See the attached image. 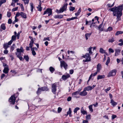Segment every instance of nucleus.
<instances>
[{
	"instance_id": "obj_1",
	"label": "nucleus",
	"mask_w": 123,
	"mask_h": 123,
	"mask_svg": "<svg viewBox=\"0 0 123 123\" xmlns=\"http://www.w3.org/2000/svg\"><path fill=\"white\" fill-rule=\"evenodd\" d=\"M123 9V5L117 6H115L109 9L113 12L114 16H117V22L121 20V17L122 15V11Z\"/></svg>"
},
{
	"instance_id": "obj_2",
	"label": "nucleus",
	"mask_w": 123,
	"mask_h": 123,
	"mask_svg": "<svg viewBox=\"0 0 123 123\" xmlns=\"http://www.w3.org/2000/svg\"><path fill=\"white\" fill-rule=\"evenodd\" d=\"M92 48L90 47L87 49V51L89 52V53H86L85 55L82 56V57H84L86 59V61L85 62H89L91 61L90 54L92 53Z\"/></svg>"
},
{
	"instance_id": "obj_3",
	"label": "nucleus",
	"mask_w": 123,
	"mask_h": 123,
	"mask_svg": "<svg viewBox=\"0 0 123 123\" xmlns=\"http://www.w3.org/2000/svg\"><path fill=\"white\" fill-rule=\"evenodd\" d=\"M67 5L68 4L67 3L65 4L59 10L56 9L55 10V12L57 13H60L63 12L64 11L66 10Z\"/></svg>"
},
{
	"instance_id": "obj_4",
	"label": "nucleus",
	"mask_w": 123,
	"mask_h": 123,
	"mask_svg": "<svg viewBox=\"0 0 123 123\" xmlns=\"http://www.w3.org/2000/svg\"><path fill=\"white\" fill-rule=\"evenodd\" d=\"M58 85L57 83H55L52 85V91L54 94H55L56 92V87Z\"/></svg>"
},
{
	"instance_id": "obj_5",
	"label": "nucleus",
	"mask_w": 123,
	"mask_h": 123,
	"mask_svg": "<svg viewBox=\"0 0 123 123\" xmlns=\"http://www.w3.org/2000/svg\"><path fill=\"white\" fill-rule=\"evenodd\" d=\"M15 100L16 98L15 97L14 95H13L10 97L9 100L10 104L13 105L15 103Z\"/></svg>"
},
{
	"instance_id": "obj_6",
	"label": "nucleus",
	"mask_w": 123,
	"mask_h": 123,
	"mask_svg": "<svg viewBox=\"0 0 123 123\" xmlns=\"http://www.w3.org/2000/svg\"><path fill=\"white\" fill-rule=\"evenodd\" d=\"M117 70L116 69H113L108 74L107 76L110 77L112 76L115 75L116 73Z\"/></svg>"
},
{
	"instance_id": "obj_7",
	"label": "nucleus",
	"mask_w": 123,
	"mask_h": 123,
	"mask_svg": "<svg viewBox=\"0 0 123 123\" xmlns=\"http://www.w3.org/2000/svg\"><path fill=\"white\" fill-rule=\"evenodd\" d=\"M46 14H48V16H49L50 15H51L52 14V10L49 8L47 9L44 12L43 15H45Z\"/></svg>"
},
{
	"instance_id": "obj_8",
	"label": "nucleus",
	"mask_w": 123,
	"mask_h": 123,
	"mask_svg": "<svg viewBox=\"0 0 123 123\" xmlns=\"http://www.w3.org/2000/svg\"><path fill=\"white\" fill-rule=\"evenodd\" d=\"M87 92L84 89L82 92H81L79 93L80 95L82 96H85L87 95Z\"/></svg>"
},
{
	"instance_id": "obj_9",
	"label": "nucleus",
	"mask_w": 123,
	"mask_h": 123,
	"mask_svg": "<svg viewBox=\"0 0 123 123\" xmlns=\"http://www.w3.org/2000/svg\"><path fill=\"white\" fill-rule=\"evenodd\" d=\"M17 52L16 53H18L19 54L21 55V52L23 53L24 52V50L23 48L22 47H21L20 49L18 48L16 49Z\"/></svg>"
},
{
	"instance_id": "obj_10",
	"label": "nucleus",
	"mask_w": 123,
	"mask_h": 123,
	"mask_svg": "<svg viewBox=\"0 0 123 123\" xmlns=\"http://www.w3.org/2000/svg\"><path fill=\"white\" fill-rule=\"evenodd\" d=\"M70 76V75L69 74H66V75H63L62 77V79L64 80H66Z\"/></svg>"
},
{
	"instance_id": "obj_11",
	"label": "nucleus",
	"mask_w": 123,
	"mask_h": 123,
	"mask_svg": "<svg viewBox=\"0 0 123 123\" xmlns=\"http://www.w3.org/2000/svg\"><path fill=\"white\" fill-rule=\"evenodd\" d=\"M121 50L119 49H116L115 50V56H117L119 54Z\"/></svg>"
},
{
	"instance_id": "obj_12",
	"label": "nucleus",
	"mask_w": 123,
	"mask_h": 123,
	"mask_svg": "<svg viewBox=\"0 0 123 123\" xmlns=\"http://www.w3.org/2000/svg\"><path fill=\"white\" fill-rule=\"evenodd\" d=\"M61 65L62 67H63L65 69L67 68L68 65L65 62H61Z\"/></svg>"
},
{
	"instance_id": "obj_13",
	"label": "nucleus",
	"mask_w": 123,
	"mask_h": 123,
	"mask_svg": "<svg viewBox=\"0 0 123 123\" xmlns=\"http://www.w3.org/2000/svg\"><path fill=\"white\" fill-rule=\"evenodd\" d=\"M9 71L8 66H7V67H5L4 68V70H3V72L5 74H7Z\"/></svg>"
},
{
	"instance_id": "obj_14",
	"label": "nucleus",
	"mask_w": 123,
	"mask_h": 123,
	"mask_svg": "<svg viewBox=\"0 0 123 123\" xmlns=\"http://www.w3.org/2000/svg\"><path fill=\"white\" fill-rule=\"evenodd\" d=\"M6 28L5 25V24H2L0 26V31H2L3 30H4Z\"/></svg>"
},
{
	"instance_id": "obj_15",
	"label": "nucleus",
	"mask_w": 123,
	"mask_h": 123,
	"mask_svg": "<svg viewBox=\"0 0 123 123\" xmlns=\"http://www.w3.org/2000/svg\"><path fill=\"white\" fill-rule=\"evenodd\" d=\"M99 52L100 53L102 54H105L106 55H107V52H106L105 50L103 48H100L99 50Z\"/></svg>"
},
{
	"instance_id": "obj_16",
	"label": "nucleus",
	"mask_w": 123,
	"mask_h": 123,
	"mask_svg": "<svg viewBox=\"0 0 123 123\" xmlns=\"http://www.w3.org/2000/svg\"><path fill=\"white\" fill-rule=\"evenodd\" d=\"M63 15H55L54 16V17L55 18H63Z\"/></svg>"
},
{
	"instance_id": "obj_17",
	"label": "nucleus",
	"mask_w": 123,
	"mask_h": 123,
	"mask_svg": "<svg viewBox=\"0 0 123 123\" xmlns=\"http://www.w3.org/2000/svg\"><path fill=\"white\" fill-rule=\"evenodd\" d=\"M31 37V41H30V43L29 44V47L30 48H32V47L33 46V44L34 43V41L33 40L32 38Z\"/></svg>"
},
{
	"instance_id": "obj_18",
	"label": "nucleus",
	"mask_w": 123,
	"mask_h": 123,
	"mask_svg": "<svg viewBox=\"0 0 123 123\" xmlns=\"http://www.w3.org/2000/svg\"><path fill=\"white\" fill-rule=\"evenodd\" d=\"M111 104L112 105H113V106H115L117 104V102L114 101L112 99L111 100Z\"/></svg>"
},
{
	"instance_id": "obj_19",
	"label": "nucleus",
	"mask_w": 123,
	"mask_h": 123,
	"mask_svg": "<svg viewBox=\"0 0 123 123\" xmlns=\"http://www.w3.org/2000/svg\"><path fill=\"white\" fill-rule=\"evenodd\" d=\"M84 89H85V90H86V91H90L92 89L91 86H87L85 87Z\"/></svg>"
},
{
	"instance_id": "obj_20",
	"label": "nucleus",
	"mask_w": 123,
	"mask_h": 123,
	"mask_svg": "<svg viewBox=\"0 0 123 123\" xmlns=\"http://www.w3.org/2000/svg\"><path fill=\"white\" fill-rule=\"evenodd\" d=\"M97 71H98V72H99L101 68V65L99 64H98L97 65Z\"/></svg>"
},
{
	"instance_id": "obj_21",
	"label": "nucleus",
	"mask_w": 123,
	"mask_h": 123,
	"mask_svg": "<svg viewBox=\"0 0 123 123\" xmlns=\"http://www.w3.org/2000/svg\"><path fill=\"white\" fill-rule=\"evenodd\" d=\"M119 43L118 44V45L120 46H122L123 45V39H120L118 41Z\"/></svg>"
},
{
	"instance_id": "obj_22",
	"label": "nucleus",
	"mask_w": 123,
	"mask_h": 123,
	"mask_svg": "<svg viewBox=\"0 0 123 123\" xmlns=\"http://www.w3.org/2000/svg\"><path fill=\"white\" fill-rule=\"evenodd\" d=\"M16 54L17 56L20 59V61H22V59L23 58L21 56V55L19 54L18 53H16Z\"/></svg>"
},
{
	"instance_id": "obj_23",
	"label": "nucleus",
	"mask_w": 123,
	"mask_h": 123,
	"mask_svg": "<svg viewBox=\"0 0 123 123\" xmlns=\"http://www.w3.org/2000/svg\"><path fill=\"white\" fill-rule=\"evenodd\" d=\"M91 34V33H86L85 35V37L86 40L88 39V37H89Z\"/></svg>"
},
{
	"instance_id": "obj_24",
	"label": "nucleus",
	"mask_w": 123,
	"mask_h": 123,
	"mask_svg": "<svg viewBox=\"0 0 123 123\" xmlns=\"http://www.w3.org/2000/svg\"><path fill=\"white\" fill-rule=\"evenodd\" d=\"M49 70L51 73H52L55 71V69L52 67H50L49 68Z\"/></svg>"
},
{
	"instance_id": "obj_25",
	"label": "nucleus",
	"mask_w": 123,
	"mask_h": 123,
	"mask_svg": "<svg viewBox=\"0 0 123 123\" xmlns=\"http://www.w3.org/2000/svg\"><path fill=\"white\" fill-rule=\"evenodd\" d=\"M105 76L104 75H98L97 77V79L98 80L100 79H103L105 78Z\"/></svg>"
},
{
	"instance_id": "obj_26",
	"label": "nucleus",
	"mask_w": 123,
	"mask_h": 123,
	"mask_svg": "<svg viewBox=\"0 0 123 123\" xmlns=\"http://www.w3.org/2000/svg\"><path fill=\"white\" fill-rule=\"evenodd\" d=\"M81 12V8H80L77 12L75 13V15L76 16H78L80 14Z\"/></svg>"
},
{
	"instance_id": "obj_27",
	"label": "nucleus",
	"mask_w": 123,
	"mask_h": 123,
	"mask_svg": "<svg viewBox=\"0 0 123 123\" xmlns=\"http://www.w3.org/2000/svg\"><path fill=\"white\" fill-rule=\"evenodd\" d=\"M34 48H35L33 47L31 49V50L32 51V54L33 55H35L36 54V53L34 50Z\"/></svg>"
},
{
	"instance_id": "obj_28",
	"label": "nucleus",
	"mask_w": 123,
	"mask_h": 123,
	"mask_svg": "<svg viewBox=\"0 0 123 123\" xmlns=\"http://www.w3.org/2000/svg\"><path fill=\"white\" fill-rule=\"evenodd\" d=\"M21 17L24 18H26V14L23 12H21Z\"/></svg>"
},
{
	"instance_id": "obj_29",
	"label": "nucleus",
	"mask_w": 123,
	"mask_h": 123,
	"mask_svg": "<svg viewBox=\"0 0 123 123\" xmlns=\"http://www.w3.org/2000/svg\"><path fill=\"white\" fill-rule=\"evenodd\" d=\"M30 8L31 9V11L32 12L33 11V9L34 8L33 4L32 3H30Z\"/></svg>"
},
{
	"instance_id": "obj_30",
	"label": "nucleus",
	"mask_w": 123,
	"mask_h": 123,
	"mask_svg": "<svg viewBox=\"0 0 123 123\" xmlns=\"http://www.w3.org/2000/svg\"><path fill=\"white\" fill-rule=\"evenodd\" d=\"M80 91H76L75 92H74L72 94V95L73 96H75V95H78L79 94V93H80L79 92H80Z\"/></svg>"
},
{
	"instance_id": "obj_31",
	"label": "nucleus",
	"mask_w": 123,
	"mask_h": 123,
	"mask_svg": "<svg viewBox=\"0 0 123 123\" xmlns=\"http://www.w3.org/2000/svg\"><path fill=\"white\" fill-rule=\"evenodd\" d=\"M123 33V31H118L116 33L115 35L117 36L120 34H122Z\"/></svg>"
},
{
	"instance_id": "obj_32",
	"label": "nucleus",
	"mask_w": 123,
	"mask_h": 123,
	"mask_svg": "<svg viewBox=\"0 0 123 123\" xmlns=\"http://www.w3.org/2000/svg\"><path fill=\"white\" fill-rule=\"evenodd\" d=\"M109 52V54L114 52V50L112 48H110L108 49Z\"/></svg>"
},
{
	"instance_id": "obj_33",
	"label": "nucleus",
	"mask_w": 123,
	"mask_h": 123,
	"mask_svg": "<svg viewBox=\"0 0 123 123\" xmlns=\"http://www.w3.org/2000/svg\"><path fill=\"white\" fill-rule=\"evenodd\" d=\"M41 2L40 1V3L39 5L37 7L38 9V10L40 11H41L42 10V8L41 6Z\"/></svg>"
},
{
	"instance_id": "obj_34",
	"label": "nucleus",
	"mask_w": 123,
	"mask_h": 123,
	"mask_svg": "<svg viewBox=\"0 0 123 123\" xmlns=\"http://www.w3.org/2000/svg\"><path fill=\"white\" fill-rule=\"evenodd\" d=\"M72 111L71 110V108H69L68 109V111L67 112V114L66 115H65L66 116H67L68 115L71 114Z\"/></svg>"
},
{
	"instance_id": "obj_35",
	"label": "nucleus",
	"mask_w": 123,
	"mask_h": 123,
	"mask_svg": "<svg viewBox=\"0 0 123 123\" xmlns=\"http://www.w3.org/2000/svg\"><path fill=\"white\" fill-rule=\"evenodd\" d=\"M113 30V28L112 27L110 26L106 30V31H112Z\"/></svg>"
},
{
	"instance_id": "obj_36",
	"label": "nucleus",
	"mask_w": 123,
	"mask_h": 123,
	"mask_svg": "<svg viewBox=\"0 0 123 123\" xmlns=\"http://www.w3.org/2000/svg\"><path fill=\"white\" fill-rule=\"evenodd\" d=\"M92 105H90L88 107L90 111L92 112L93 111V109H92Z\"/></svg>"
},
{
	"instance_id": "obj_37",
	"label": "nucleus",
	"mask_w": 123,
	"mask_h": 123,
	"mask_svg": "<svg viewBox=\"0 0 123 123\" xmlns=\"http://www.w3.org/2000/svg\"><path fill=\"white\" fill-rule=\"evenodd\" d=\"M23 1L25 5L28 4L29 3V0H22Z\"/></svg>"
},
{
	"instance_id": "obj_38",
	"label": "nucleus",
	"mask_w": 123,
	"mask_h": 123,
	"mask_svg": "<svg viewBox=\"0 0 123 123\" xmlns=\"http://www.w3.org/2000/svg\"><path fill=\"white\" fill-rule=\"evenodd\" d=\"M6 0H0V6L3 3L6 2Z\"/></svg>"
},
{
	"instance_id": "obj_39",
	"label": "nucleus",
	"mask_w": 123,
	"mask_h": 123,
	"mask_svg": "<svg viewBox=\"0 0 123 123\" xmlns=\"http://www.w3.org/2000/svg\"><path fill=\"white\" fill-rule=\"evenodd\" d=\"M16 36H15V35H13L12 37L11 40L13 41H14L16 40Z\"/></svg>"
},
{
	"instance_id": "obj_40",
	"label": "nucleus",
	"mask_w": 123,
	"mask_h": 123,
	"mask_svg": "<svg viewBox=\"0 0 123 123\" xmlns=\"http://www.w3.org/2000/svg\"><path fill=\"white\" fill-rule=\"evenodd\" d=\"M114 38H113L109 39L108 40V42L110 43L113 42H114Z\"/></svg>"
},
{
	"instance_id": "obj_41",
	"label": "nucleus",
	"mask_w": 123,
	"mask_h": 123,
	"mask_svg": "<svg viewBox=\"0 0 123 123\" xmlns=\"http://www.w3.org/2000/svg\"><path fill=\"white\" fill-rule=\"evenodd\" d=\"M80 109L78 107H77L75 108L74 110V113H76L77 112V111Z\"/></svg>"
},
{
	"instance_id": "obj_42",
	"label": "nucleus",
	"mask_w": 123,
	"mask_h": 123,
	"mask_svg": "<svg viewBox=\"0 0 123 123\" xmlns=\"http://www.w3.org/2000/svg\"><path fill=\"white\" fill-rule=\"evenodd\" d=\"M115 3V1H114L113 3V4L112 5H111L110 4H108L107 5V6H108V7H111L113 6L114 5Z\"/></svg>"
},
{
	"instance_id": "obj_43",
	"label": "nucleus",
	"mask_w": 123,
	"mask_h": 123,
	"mask_svg": "<svg viewBox=\"0 0 123 123\" xmlns=\"http://www.w3.org/2000/svg\"><path fill=\"white\" fill-rule=\"evenodd\" d=\"M91 115L89 114L87 115L86 117V120H88L91 119Z\"/></svg>"
},
{
	"instance_id": "obj_44",
	"label": "nucleus",
	"mask_w": 123,
	"mask_h": 123,
	"mask_svg": "<svg viewBox=\"0 0 123 123\" xmlns=\"http://www.w3.org/2000/svg\"><path fill=\"white\" fill-rule=\"evenodd\" d=\"M42 91L40 88H39L37 92V93L38 94L40 93Z\"/></svg>"
},
{
	"instance_id": "obj_45",
	"label": "nucleus",
	"mask_w": 123,
	"mask_h": 123,
	"mask_svg": "<svg viewBox=\"0 0 123 123\" xmlns=\"http://www.w3.org/2000/svg\"><path fill=\"white\" fill-rule=\"evenodd\" d=\"M24 58L26 61H29V58L28 55L25 56L24 57Z\"/></svg>"
},
{
	"instance_id": "obj_46",
	"label": "nucleus",
	"mask_w": 123,
	"mask_h": 123,
	"mask_svg": "<svg viewBox=\"0 0 123 123\" xmlns=\"http://www.w3.org/2000/svg\"><path fill=\"white\" fill-rule=\"evenodd\" d=\"M75 8L74 7L70 6L69 7V10L71 11H73L75 10Z\"/></svg>"
},
{
	"instance_id": "obj_47",
	"label": "nucleus",
	"mask_w": 123,
	"mask_h": 123,
	"mask_svg": "<svg viewBox=\"0 0 123 123\" xmlns=\"http://www.w3.org/2000/svg\"><path fill=\"white\" fill-rule=\"evenodd\" d=\"M21 12L19 13V12H18L16 14V16H15L17 17H18L20 15L21 16Z\"/></svg>"
},
{
	"instance_id": "obj_48",
	"label": "nucleus",
	"mask_w": 123,
	"mask_h": 123,
	"mask_svg": "<svg viewBox=\"0 0 123 123\" xmlns=\"http://www.w3.org/2000/svg\"><path fill=\"white\" fill-rule=\"evenodd\" d=\"M18 8V7L14 8L12 10V12H14L15 11H17V10Z\"/></svg>"
},
{
	"instance_id": "obj_49",
	"label": "nucleus",
	"mask_w": 123,
	"mask_h": 123,
	"mask_svg": "<svg viewBox=\"0 0 123 123\" xmlns=\"http://www.w3.org/2000/svg\"><path fill=\"white\" fill-rule=\"evenodd\" d=\"M95 19H92V22H93L94 21V20H95V21H98V17L97 16H96L95 17Z\"/></svg>"
},
{
	"instance_id": "obj_50",
	"label": "nucleus",
	"mask_w": 123,
	"mask_h": 123,
	"mask_svg": "<svg viewBox=\"0 0 123 123\" xmlns=\"http://www.w3.org/2000/svg\"><path fill=\"white\" fill-rule=\"evenodd\" d=\"M62 110V109L61 107H59L58 109V111L59 113H60L61 111Z\"/></svg>"
},
{
	"instance_id": "obj_51",
	"label": "nucleus",
	"mask_w": 123,
	"mask_h": 123,
	"mask_svg": "<svg viewBox=\"0 0 123 123\" xmlns=\"http://www.w3.org/2000/svg\"><path fill=\"white\" fill-rule=\"evenodd\" d=\"M43 40L44 41H45L46 40H48L49 41L50 40L49 39V37L44 38L43 39Z\"/></svg>"
},
{
	"instance_id": "obj_52",
	"label": "nucleus",
	"mask_w": 123,
	"mask_h": 123,
	"mask_svg": "<svg viewBox=\"0 0 123 123\" xmlns=\"http://www.w3.org/2000/svg\"><path fill=\"white\" fill-rule=\"evenodd\" d=\"M20 6L22 10L23 11H24V6H23V4H21L20 5Z\"/></svg>"
},
{
	"instance_id": "obj_53",
	"label": "nucleus",
	"mask_w": 123,
	"mask_h": 123,
	"mask_svg": "<svg viewBox=\"0 0 123 123\" xmlns=\"http://www.w3.org/2000/svg\"><path fill=\"white\" fill-rule=\"evenodd\" d=\"M11 13L10 12H7V16L8 17H10L11 16Z\"/></svg>"
},
{
	"instance_id": "obj_54",
	"label": "nucleus",
	"mask_w": 123,
	"mask_h": 123,
	"mask_svg": "<svg viewBox=\"0 0 123 123\" xmlns=\"http://www.w3.org/2000/svg\"><path fill=\"white\" fill-rule=\"evenodd\" d=\"M42 91H44L46 90V88L45 87H42L41 88H40Z\"/></svg>"
},
{
	"instance_id": "obj_55",
	"label": "nucleus",
	"mask_w": 123,
	"mask_h": 123,
	"mask_svg": "<svg viewBox=\"0 0 123 123\" xmlns=\"http://www.w3.org/2000/svg\"><path fill=\"white\" fill-rule=\"evenodd\" d=\"M9 47V46L7 44L5 45L4 46V49H6Z\"/></svg>"
},
{
	"instance_id": "obj_56",
	"label": "nucleus",
	"mask_w": 123,
	"mask_h": 123,
	"mask_svg": "<svg viewBox=\"0 0 123 123\" xmlns=\"http://www.w3.org/2000/svg\"><path fill=\"white\" fill-rule=\"evenodd\" d=\"M12 20L10 18L8 20V23L9 24H11L12 23Z\"/></svg>"
},
{
	"instance_id": "obj_57",
	"label": "nucleus",
	"mask_w": 123,
	"mask_h": 123,
	"mask_svg": "<svg viewBox=\"0 0 123 123\" xmlns=\"http://www.w3.org/2000/svg\"><path fill=\"white\" fill-rule=\"evenodd\" d=\"M111 87H108V88L107 89H105V92H107V91H109L110 90V89H111Z\"/></svg>"
},
{
	"instance_id": "obj_58",
	"label": "nucleus",
	"mask_w": 123,
	"mask_h": 123,
	"mask_svg": "<svg viewBox=\"0 0 123 123\" xmlns=\"http://www.w3.org/2000/svg\"><path fill=\"white\" fill-rule=\"evenodd\" d=\"M86 25H87L88 24V23H91V21H88L87 19H86Z\"/></svg>"
},
{
	"instance_id": "obj_59",
	"label": "nucleus",
	"mask_w": 123,
	"mask_h": 123,
	"mask_svg": "<svg viewBox=\"0 0 123 123\" xmlns=\"http://www.w3.org/2000/svg\"><path fill=\"white\" fill-rule=\"evenodd\" d=\"M83 114V115H85V114H87V112L86 111H83L82 112H81Z\"/></svg>"
},
{
	"instance_id": "obj_60",
	"label": "nucleus",
	"mask_w": 123,
	"mask_h": 123,
	"mask_svg": "<svg viewBox=\"0 0 123 123\" xmlns=\"http://www.w3.org/2000/svg\"><path fill=\"white\" fill-rule=\"evenodd\" d=\"M117 117V116L116 115H113L112 116V120H113L114 118H116Z\"/></svg>"
},
{
	"instance_id": "obj_61",
	"label": "nucleus",
	"mask_w": 123,
	"mask_h": 123,
	"mask_svg": "<svg viewBox=\"0 0 123 123\" xmlns=\"http://www.w3.org/2000/svg\"><path fill=\"white\" fill-rule=\"evenodd\" d=\"M71 97H69L68 98L67 100L68 101H69L71 100Z\"/></svg>"
},
{
	"instance_id": "obj_62",
	"label": "nucleus",
	"mask_w": 123,
	"mask_h": 123,
	"mask_svg": "<svg viewBox=\"0 0 123 123\" xmlns=\"http://www.w3.org/2000/svg\"><path fill=\"white\" fill-rule=\"evenodd\" d=\"M5 57H2L0 58V61H5Z\"/></svg>"
},
{
	"instance_id": "obj_63",
	"label": "nucleus",
	"mask_w": 123,
	"mask_h": 123,
	"mask_svg": "<svg viewBox=\"0 0 123 123\" xmlns=\"http://www.w3.org/2000/svg\"><path fill=\"white\" fill-rule=\"evenodd\" d=\"M5 76V74H2L1 76V79L3 78Z\"/></svg>"
},
{
	"instance_id": "obj_64",
	"label": "nucleus",
	"mask_w": 123,
	"mask_h": 123,
	"mask_svg": "<svg viewBox=\"0 0 123 123\" xmlns=\"http://www.w3.org/2000/svg\"><path fill=\"white\" fill-rule=\"evenodd\" d=\"M83 123H89L87 120H83L82 122Z\"/></svg>"
}]
</instances>
